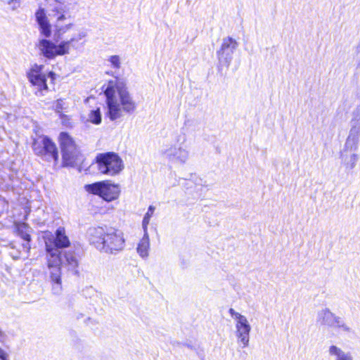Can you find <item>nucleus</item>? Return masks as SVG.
Wrapping results in <instances>:
<instances>
[{
    "instance_id": "14",
    "label": "nucleus",
    "mask_w": 360,
    "mask_h": 360,
    "mask_svg": "<svg viewBox=\"0 0 360 360\" xmlns=\"http://www.w3.org/2000/svg\"><path fill=\"white\" fill-rule=\"evenodd\" d=\"M319 321L329 326L342 328L345 331H349V328L346 325H345L343 321L340 317L335 316L328 309H324L319 311Z\"/></svg>"
},
{
    "instance_id": "16",
    "label": "nucleus",
    "mask_w": 360,
    "mask_h": 360,
    "mask_svg": "<svg viewBox=\"0 0 360 360\" xmlns=\"http://www.w3.org/2000/svg\"><path fill=\"white\" fill-rule=\"evenodd\" d=\"M51 240L52 245L57 249L67 248L70 245V243L68 237L67 236L65 229L59 227L56 231V237L49 233L44 236V240Z\"/></svg>"
},
{
    "instance_id": "23",
    "label": "nucleus",
    "mask_w": 360,
    "mask_h": 360,
    "mask_svg": "<svg viewBox=\"0 0 360 360\" xmlns=\"http://www.w3.org/2000/svg\"><path fill=\"white\" fill-rule=\"evenodd\" d=\"M155 210V207L150 205L148 208L146 213L145 214L142 221V228L143 231H148V226L150 223L151 217L153 216Z\"/></svg>"
},
{
    "instance_id": "27",
    "label": "nucleus",
    "mask_w": 360,
    "mask_h": 360,
    "mask_svg": "<svg viewBox=\"0 0 360 360\" xmlns=\"http://www.w3.org/2000/svg\"><path fill=\"white\" fill-rule=\"evenodd\" d=\"M354 121H358L360 123V105L353 112V119L351 120V125H352V122Z\"/></svg>"
},
{
    "instance_id": "8",
    "label": "nucleus",
    "mask_w": 360,
    "mask_h": 360,
    "mask_svg": "<svg viewBox=\"0 0 360 360\" xmlns=\"http://www.w3.org/2000/svg\"><path fill=\"white\" fill-rule=\"evenodd\" d=\"M98 171L103 174L115 176L124 168L122 159L117 153L108 152L96 156Z\"/></svg>"
},
{
    "instance_id": "26",
    "label": "nucleus",
    "mask_w": 360,
    "mask_h": 360,
    "mask_svg": "<svg viewBox=\"0 0 360 360\" xmlns=\"http://www.w3.org/2000/svg\"><path fill=\"white\" fill-rule=\"evenodd\" d=\"M108 61L110 63L111 66L112 68H120L121 62H120V58L119 56H117V55L111 56L108 58Z\"/></svg>"
},
{
    "instance_id": "18",
    "label": "nucleus",
    "mask_w": 360,
    "mask_h": 360,
    "mask_svg": "<svg viewBox=\"0 0 360 360\" xmlns=\"http://www.w3.org/2000/svg\"><path fill=\"white\" fill-rule=\"evenodd\" d=\"M355 151L352 150H346L345 148H343L341 151L340 158L342 162L347 170L353 169L358 161L359 157L354 153Z\"/></svg>"
},
{
    "instance_id": "25",
    "label": "nucleus",
    "mask_w": 360,
    "mask_h": 360,
    "mask_svg": "<svg viewBox=\"0 0 360 360\" xmlns=\"http://www.w3.org/2000/svg\"><path fill=\"white\" fill-rule=\"evenodd\" d=\"M65 261L63 264H66L69 266V269L74 270L77 266V260L72 252H65L64 254Z\"/></svg>"
},
{
    "instance_id": "24",
    "label": "nucleus",
    "mask_w": 360,
    "mask_h": 360,
    "mask_svg": "<svg viewBox=\"0 0 360 360\" xmlns=\"http://www.w3.org/2000/svg\"><path fill=\"white\" fill-rule=\"evenodd\" d=\"M17 231L20 237L27 242L26 243H29L30 240V227L24 223L20 224L17 226Z\"/></svg>"
},
{
    "instance_id": "2",
    "label": "nucleus",
    "mask_w": 360,
    "mask_h": 360,
    "mask_svg": "<svg viewBox=\"0 0 360 360\" xmlns=\"http://www.w3.org/2000/svg\"><path fill=\"white\" fill-rule=\"evenodd\" d=\"M89 238L91 243L105 252L115 253L124 247V238L122 231L112 226H98L89 229Z\"/></svg>"
},
{
    "instance_id": "12",
    "label": "nucleus",
    "mask_w": 360,
    "mask_h": 360,
    "mask_svg": "<svg viewBox=\"0 0 360 360\" xmlns=\"http://www.w3.org/2000/svg\"><path fill=\"white\" fill-rule=\"evenodd\" d=\"M64 165L72 166L77 159L79 150L72 137L66 132H61L59 136Z\"/></svg>"
},
{
    "instance_id": "4",
    "label": "nucleus",
    "mask_w": 360,
    "mask_h": 360,
    "mask_svg": "<svg viewBox=\"0 0 360 360\" xmlns=\"http://www.w3.org/2000/svg\"><path fill=\"white\" fill-rule=\"evenodd\" d=\"M161 155L168 162L183 165L189 158V150L184 134H176L164 143L160 150Z\"/></svg>"
},
{
    "instance_id": "11",
    "label": "nucleus",
    "mask_w": 360,
    "mask_h": 360,
    "mask_svg": "<svg viewBox=\"0 0 360 360\" xmlns=\"http://www.w3.org/2000/svg\"><path fill=\"white\" fill-rule=\"evenodd\" d=\"M32 148L36 155L45 158L47 160L57 161L58 158V150L55 143L48 137L40 136L34 139Z\"/></svg>"
},
{
    "instance_id": "30",
    "label": "nucleus",
    "mask_w": 360,
    "mask_h": 360,
    "mask_svg": "<svg viewBox=\"0 0 360 360\" xmlns=\"http://www.w3.org/2000/svg\"><path fill=\"white\" fill-rule=\"evenodd\" d=\"M20 0H11V1L9 2V4H11V2H19Z\"/></svg>"
},
{
    "instance_id": "1",
    "label": "nucleus",
    "mask_w": 360,
    "mask_h": 360,
    "mask_svg": "<svg viewBox=\"0 0 360 360\" xmlns=\"http://www.w3.org/2000/svg\"><path fill=\"white\" fill-rule=\"evenodd\" d=\"M107 111L106 115L115 121L123 115V112L131 113L136 105L125 84L117 79L109 81L104 90Z\"/></svg>"
},
{
    "instance_id": "3",
    "label": "nucleus",
    "mask_w": 360,
    "mask_h": 360,
    "mask_svg": "<svg viewBox=\"0 0 360 360\" xmlns=\"http://www.w3.org/2000/svg\"><path fill=\"white\" fill-rule=\"evenodd\" d=\"M86 36V30L79 28L75 30L69 39L63 40L58 44L47 39H39L37 47L40 55L48 59H54L57 56L70 54L71 49H77L79 41Z\"/></svg>"
},
{
    "instance_id": "6",
    "label": "nucleus",
    "mask_w": 360,
    "mask_h": 360,
    "mask_svg": "<svg viewBox=\"0 0 360 360\" xmlns=\"http://www.w3.org/2000/svg\"><path fill=\"white\" fill-rule=\"evenodd\" d=\"M46 251L47 267L53 282V290L54 293H59L61 290L60 266L64 263L61 252L52 245L51 238L46 240Z\"/></svg>"
},
{
    "instance_id": "13",
    "label": "nucleus",
    "mask_w": 360,
    "mask_h": 360,
    "mask_svg": "<svg viewBox=\"0 0 360 360\" xmlns=\"http://www.w3.org/2000/svg\"><path fill=\"white\" fill-rule=\"evenodd\" d=\"M238 46V42L231 37H224L217 51L219 65L228 68L233 60V55Z\"/></svg>"
},
{
    "instance_id": "17",
    "label": "nucleus",
    "mask_w": 360,
    "mask_h": 360,
    "mask_svg": "<svg viewBox=\"0 0 360 360\" xmlns=\"http://www.w3.org/2000/svg\"><path fill=\"white\" fill-rule=\"evenodd\" d=\"M36 19L39 25L40 33L48 38L51 35V25L44 9H39L36 12Z\"/></svg>"
},
{
    "instance_id": "9",
    "label": "nucleus",
    "mask_w": 360,
    "mask_h": 360,
    "mask_svg": "<svg viewBox=\"0 0 360 360\" xmlns=\"http://www.w3.org/2000/svg\"><path fill=\"white\" fill-rule=\"evenodd\" d=\"M44 66L43 65L34 64L32 66L27 73V77L30 83L36 89V94L44 95V91L48 90L46 83L47 79H50L51 82H53L56 78V74L53 72H49L47 73L44 72Z\"/></svg>"
},
{
    "instance_id": "7",
    "label": "nucleus",
    "mask_w": 360,
    "mask_h": 360,
    "mask_svg": "<svg viewBox=\"0 0 360 360\" xmlns=\"http://www.w3.org/2000/svg\"><path fill=\"white\" fill-rule=\"evenodd\" d=\"M229 313L234 321L235 336L238 345L241 348H246L250 345L252 326L248 318L242 314L230 308Z\"/></svg>"
},
{
    "instance_id": "29",
    "label": "nucleus",
    "mask_w": 360,
    "mask_h": 360,
    "mask_svg": "<svg viewBox=\"0 0 360 360\" xmlns=\"http://www.w3.org/2000/svg\"><path fill=\"white\" fill-rule=\"evenodd\" d=\"M0 360H9L8 354L0 348Z\"/></svg>"
},
{
    "instance_id": "10",
    "label": "nucleus",
    "mask_w": 360,
    "mask_h": 360,
    "mask_svg": "<svg viewBox=\"0 0 360 360\" xmlns=\"http://www.w3.org/2000/svg\"><path fill=\"white\" fill-rule=\"evenodd\" d=\"M84 188L89 193L98 195L108 202L117 199L120 193V190L117 185L110 184L108 181L87 184L85 185Z\"/></svg>"
},
{
    "instance_id": "20",
    "label": "nucleus",
    "mask_w": 360,
    "mask_h": 360,
    "mask_svg": "<svg viewBox=\"0 0 360 360\" xmlns=\"http://www.w3.org/2000/svg\"><path fill=\"white\" fill-rule=\"evenodd\" d=\"M328 352L330 356L334 357L335 360H354L350 352H345L335 345H331L329 347Z\"/></svg>"
},
{
    "instance_id": "19",
    "label": "nucleus",
    "mask_w": 360,
    "mask_h": 360,
    "mask_svg": "<svg viewBox=\"0 0 360 360\" xmlns=\"http://www.w3.org/2000/svg\"><path fill=\"white\" fill-rule=\"evenodd\" d=\"M150 238L148 231H143V238L138 243L136 251L142 258H147L149 255Z\"/></svg>"
},
{
    "instance_id": "21",
    "label": "nucleus",
    "mask_w": 360,
    "mask_h": 360,
    "mask_svg": "<svg viewBox=\"0 0 360 360\" xmlns=\"http://www.w3.org/2000/svg\"><path fill=\"white\" fill-rule=\"evenodd\" d=\"M22 250H17L14 248H11V251L9 252L10 255L12 257L13 259H25L29 256V252L30 249V245L29 243H24L22 245Z\"/></svg>"
},
{
    "instance_id": "22",
    "label": "nucleus",
    "mask_w": 360,
    "mask_h": 360,
    "mask_svg": "<svg viewBox=\"0 0 360 360\" xmlns=\"http://www.w3.org/2000/svg\"><path fill=\"white\" fill-rule=\"evenodd\" d=\"M101 112L100 108H96V109H92L89 111L87 121L94 124H99L101 123Z\"/></svg>"
},
{
    "instance_id": "5",
    "label": "nucleus",
    "mask_w": 360,
    "mask_h": 360,
    "mask_svg": "<svg viewBox=\"0 0 360 360\" xmlns=\"http://www.w3.org/2000/svg\"><path fill=\"white\" fill-rule=\"evenodd\" d=\"M49 15L53 21L55 34L58 38L75 27V13L73 6L70 4L56 2Z\"/></svg>"
},
{
    "instance_id": "15",
    "label": "nucleus",
    "mask_w": 360,
    "mask_h": 360,
    "mask_svg": "<svg viewBox=\"0 0 360 360\" xmlns=\"http://www.w3.org/2000/svg\"><path fill=\"white\" fill-rule=\"evenodd\" d=\"M360 136V123L354 121L351 125L348 136L343 148L347 150H357Z\"/></svg>"
},
{
    "instance_id": "28",
    "label": "nucleus",
    "mask_w": 360,
    "mask_h": 360,
    "mask_svg": "<svg viewBox=\"0 0 360 360\" xmlns=\"http://www.w3.org/2000/svg\"><path fill=\"white\" fill-rule=\"evenodd\" d=\"M63 105H64V101L63 99H58L56 101V105H55L56 110L58 112H60L63 108Z\"/></svg>"
}]
</instances>
